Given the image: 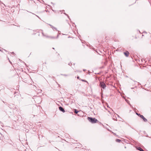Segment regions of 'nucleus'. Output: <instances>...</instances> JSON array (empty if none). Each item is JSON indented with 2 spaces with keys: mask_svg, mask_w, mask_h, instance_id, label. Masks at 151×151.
Wrapping results in <instances>:
<instances>
[{
  "mask_svg": "<svg viewBox=\"0 0 151 151\" xmlns=\"http://www.w3.org/2000/svg\"><path fill=\"white\" fill-rule=\"evenodd\" d=\"M49 25L50 26H51V27L52 29L54 30H57V29L55 27H54L53 26H52L51 25H50V24H49Z\"/></svg>",
  "mask_w": 151,
  "mask_h": 151,
  "instance_id": "obj_7",
  "label": "nucleus"
},
{
  "mask_svg": "<svg viewBox=\"0 0 151 151\" xmlns=\"http://www.w3.org/2000/svg\"><path fill=\"white\" fill-rule=\"evenodd\" d=\"M77 78L78 79H79V76H78V77H77Z\"/></svg>",
  "mask_w": 151,
  "mask_h": 151,
  "instance_id": "obj_11",
  "label": "nucleus"
},
{
  "mask_svg": "<svg viewBox=\"0 0 151 151\" xmlns=\"http://www.w3.org/2000/svg\"><path fill=\"white\" fill-rule=\"evenodd\" d=\"M137 149L140 151H144L141 147H137Z\"/></svg>",
  "mask_w": 151,
  "mask_h": 151,
  "instance_id": "obj_6",
  "label": "nucleus"
},
{
  "mask_svg": "<svg viewBox=\"0 0 151 151\" xmlns=\"http://www.w3.org/2000/svg\"><path fill=\"white\" fill-rule=\"evenodd\" d=\"M52 49H54V47H53V48H52Z\"/></svg>",
  "mask_w": 151,
  "mask_h": 151,
  "instance_id": "obj_15",
  "label": "nucleus"
},
{
  "mask_svg": "<svg viewBox=\"0 0 151 151\" xmlns=\"http://www.w3.org/2000/svg\"><path fill=\"white\" fill-rule=\"evenodd\" d=\"M58 35H57V38H58Z\"/></svg>",
  "mask_w": 151,
  "mask_h": 151,
  "instance_id": "obj_13",
  "label": "nucleus"
},
{
  "mask_svg": "<svg viewBox=\"0 0 151 151\" xmlns=\"http://www.w3.org/2000/svg\"><path fill=\"white\" fill-rule=\"evenodd\" d=\"M136 114L139 116L140 118L142 119L145 122H146L147 121V119L145 118L142 115H141L140 114H138L137 113H136Z\"/></svg>",
  "mask_w": 151,
  "mask_h": 151,
  "instance_id": "obj_2",
  "label": "nucleus"
},
{
  "mask_svg": "<svg viewBox=\"0 0 151 151\" xmlns=\"http://www.w3.org/2000/svg\"><path fill=\"white\" fill-rule=\"evenodd\" d=\"M64 14L66 15H67L68 16V17L69 18V16L67 14H66L65 13H64Z\"/></svg>",
  "mask_w": 151,
  "mask_h": 151,
  "instance_id": "obj_10",
  "label": "nucleus"
},
{
  "mask_svg": "<svg viewBox=\"0 0 151 151\" xmlns=\"http://www.w3.org/2000/svg\"><path fill=\"white\" fill-rule=\"evenodd\" d=\"M52 38H54L55 37H52Z\"/></svg>",
  "mask_w": 151,
  "mask_h": 151,
  "instance_id": "obj_14",
  "label": "nucleus"
},
{
  "mask_svg": "<svg viewBox=\"0 0 151 151\" xmlns=\"http://www.w3.org/2000/svg\"><path fill=\"white\" fill-rule=\"evenodd\" d=\"M78 112V111L77 110H76V109L75 110V111H74L75 113L77 114Z\"/></svg>",
  "mask_w": 151,
  "mask_h": 151,
  "instance_id": "obj_9",
  "label": "nucleus"
},
{
  "mask_svg": "<svg viewBox=\"0 0 151 151\" xmlns=\"http://www.w3.org/2000/svg\"><path fill=\"white\" fill-rule=\"evenodd\" d=\"M100 86L103 88H104L106 87V85L105 83L103 82H100L99 84Z\"/></svg>",
  "mask_w": 151,
  "mask_h": 151,
  "instance_id": "obj_3",
  "label": "nucleus"
},
{
  "mask_svg": "<svg viewBox=\"0 0 151 151\" xmlns=\"http://www.w3.org/2000/svg\"><path fill=\"white\" fill-rule=\"evenodd\" d=\"M59 110H60V111H62V112H65V110H64V109L63 108V107H61L60 106V107H59Z\"/></svg>",
  "mask_w": 151,
  "mask_h": 151,
  "instance_id": "obj_5",
  "label": "nucleus"
},
{
  "mask_svg": "<svg viewBox=\"0 0 151 151\" xmlns=\"http://www.w3.org/2000/svg\"><path fill=\"white\" fill-rule=\"evenodd\" d=\"M116 141L117 142H120L121 140L119 139H116Z\"/></svg>",
  "mask_w": 151,
  "mask_h": 151,
  "instance_id": "obj_8",
  "label": "nucleus"
},
{
  "mask_svg": "<svg viewBox=\"0 0 151 151\" xmlns=\"http://www.w3.org/2000/svg\"><path fill=\"white\" fill-rule=\"evenodd\" d=\"M82 81H84L86 82V81H85V80H82Z\"/></svg>",
  "mask_w": 151,
  "mask_h": 151,
  "instance_id": "obj_12",
  "label": "nucleus"
},
{
  "mask_svg": "<svg viewBox=\"0 0 151 151\" xmlns=\"http://www.w3.org/2000/svg\"><path fill=\"white\" fill-rule=\"evenodd\" d=\"M88 119L89 121L92 123H94L96 122L97 120L95 118L88 117Z\"/></svg>",
  "mask_w": 151,
  "mask_h": 151,
  "instance_id": "obj_1",
  "label": "nucleus"
},
{
  "mask_svg": "<svg viewBox=\"0 0 151 151\" xmlns=\"http://www.w3.org/2000/svg\"><path fill=\"white\" fill-rule=\"evenodd\" d=\"M124 55H125V56L127 57H128L129 54V52L127 51H126L125 52H124Z\"/></svg>",
  "mask_w": 151,
  "mask_h": 151,
  "instance_id": "obj_4",
  "label": "nucleus"
}]
</instances>
